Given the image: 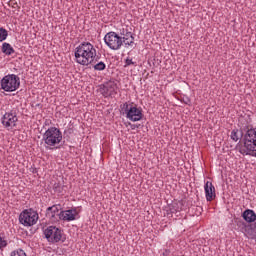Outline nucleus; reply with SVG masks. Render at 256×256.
<instances>
[{"label": "nucleus", "instance_id": "10", "mask_svg": "<svg viewBox=\"0 0 256 256\" xmlns=\"http://www.w3.org/2000/svg\"><path fill=\"white\" fill-rule=\"evenodd\" d=\"M117 91H119V86L115 81H109L100 86V93L103 97H115L117 95Z\"/></svg>", "mask_w": 256, "mask_h": 256}, {"label": "nucleus", "instance_id": "19", "mask_svg": "<svg viewBox=\"0 0 256 256\" xmlns=\"http://www.w3.org/2000/svg\"><path fill=\"white\" fill-rule=\"evenodd\" d=\"M9 245V242H7V239L5 237L0 236V251H3L5 247Z\"/></svg>", "mask_w": 256, "mask_h": 256}, {"label": "nucleus", "instance_id": "16", "mask_svg": "<svg viewBox=\"0 0 256 256\" xmlns=\"http://www.w3.org/2000/svg\"><path fill=\"white\" fill-rule=\"evenodd\" d=\"M2 53H4L5 55H13V53H15V49H13V46H11V44L4 42L2 44Z\"/></svg>", "mask_w": 256, "mask_h": 256}, {"label": "nucleus", "instance_id": "2", "mask_svg": "<svg viewBox=\"0 0 256 256\" xmlns=\"http://www.w3.org/2000/svg\"><path fill=\"white\" fill-rule=\"evenodd\" d=\"M121 111L123 115H125L126 119L133 123H137V121H141V119H143V108L134 102H126L121 105Z\"/></svg>", "mask_w": 256, "mask_h": 256}, {"label": "nucleus", "instance_id": "8", "mask_svg": "<svg viewBox=\"0 0 256 256\" xmlns=\"http://www.w3.org/2000/svg\"><path fill=\"white\" fill-rule=\"evenodd\" d=\"M18 121L19 118L17 117V112L15 110L6 112L1 119V123L4 129H7V131L15 129V127H17Z\"/></svg>", "mask_w": 256, "mask_h": 256}, {"label": "nucleus", "instance_id": "23", "mask_svg": "<svg viewBox=\"0 0 256 256\" xmlns=\"http://www.w3.org/2000/svg\"><path fill=\"white\" fill-rule=\"evenodd\" d=\"M129 65H135V62H133L132 59H126V64H125V67H129Z\"/></svg>", "mask_w": 256, "mask_h": 256}, {"label": "nucleus", "instance_id": "5", "mask_svg": "<svg viewBox=\"0 0 256 256\" xmlns=\"http://www.w3.org/2000/svg\"><path fill=\"white\" fill-rule=\"evenodd\" d=\"M21 86V79L15 74H8L4 76L0 82V91H5L6 93H13L17 91Z\"/></svg>", "mask_w": 256, "mask_h": 256}, {"label": "nucleus", "instance_id": "14", "mask_svg": "<svg viewBox=\"0 0 256 256\" xmlns=\"http://www.w3.org/2000/svg\"><path fill=\"white\" fill-rule=\"evenodd\" d=\"M121 39L122 44L124 43L125 47H133V44L135 43V38L131 32H126V34H123Z\"/></svg>", "mask_w": 256, "mask_h": 256}, {"label": "nucleus", "instance_id": "17", "mask_svg": "<svg viewBox=\"0 0 256 256\" xmlns=\"http://www.w3.org/2000/svg\"><path fill=\"white\" fill-rule=\"evenodd\" d=\"M9 37V32L5 28H0V43Z\"/></svg>", "mask_w": 256, "mask_h": 256}, {"label": "nucleus", "instance_id": "11", "mask_svg": "<svg viewBox=\"0 0 256 256\" xmlns=\"http://www.w3.org/2000/svg\"><path fill=\"white\" fill-rule=\"evenodd\" d=\"M46 217L52 219V221H59V219H61V211L59 210V206L54 205L47 208Z\"/></svg>", "mask_w": 256, "mask_h": 256}, {"label": "nucleus", "instance_id": "12", "mask_svg": "<svg viewBox=\"0 0 256 256\" xmlns=\"http://www.w3.org/2000/svg\"><path fill=\"white\" fill-rule=\"evenodd\" d=\"M60 219L62 221H75L77 219V209L61 211Z\"/></svg>", "mask_w": 256, "mask_h": 256}, {"label": "nucleus", "instance_id": "24", "mask_svg": "<svg viewBox=\"0 0 256 256\" xmlns=\"http://www.w3.org/2000/svg\"><path fill=\"white\" fill-rule=\"evenodd\" d=\"M131 129H135V124H132V125H131Z\"/></svg>", "mask_w": 256, "mask_h": 256}, {"label": "nucleus", "instance_id": "7", "mask_svg": "<svg viewBox=\"0 0 256 256\" xmlns=\"http://www.w3.org/2000/svg\"><path fill=\"white\" fill-rule=\"evenodd\" d=\"M104 42L113 51H118L123 45V38L115 32H108L104 37Z\"/></svg>", "mask_w": 256, "mask_h": 256}, {"label": "nucleus", "instance_id": "9", "mask_svg": "<svg viewBox=\"0 0 256 256\" xmlns=\"http://www.w3.org/2000/svg\"><path fill=\"white\" fill-rule=\"evenodd\" d=\"M44 235L50 243H59L63 237V232L55 226H49L44 231Z\"/></svg>", "mask_w": 256, "mask_h": 256}, {"label": "nucleus", "instance_id": "21", "mask_svg": "<svg viewBox=\"0 0 256 256\" xmlns=\"http://www.w3.org/2000/svg\"><path fill=\"white\" fill-rule=\"evenodd\" d=\"M106 65L103 62H99L96 65H94L95 71H105Z\"/></svg>", "mask_w": 256, "mask_h": 256}, {"label": "nucleus", "instance_id": "15", "mask_svg": "<svg viewBox=\"0 0 256 256\" xmlns=\"http://www.w3.org/2000/svg\"><path fill=\"white\" fill-rule=\"evenodd\" d=\"M242 217L244 220H246L247 223H254V221H256L255 211L251 209L245 210L242 214Z\"/></svg>", "mask_w": 256, "mask_h": 256}, {"label": "nucleus", "instance_id": "6", "mask_svg": "<svg viewBox=\"0 0 256 256\" xmlns=\"http://www.w3.org/2000/svg\"><path fill=\"white\" fill-rule=\"evenodd\" d=\"M19 221L24 227H33L39 221V213L33 209H26L21 212Z\"/></svg>", "mask_w": 256, "mask_h": 256}, {"label": "nucleus", "instance_id": "20", "mask_svg": "<svg viewBox=\"0 0 256 256\" xmlns=\"http://www.w3.org/2000/svg\"><path fill=\"white\" fill-rule=\"evenodd\" d=\"M10 256H27V253H25L23 249H17L11 252Z\"/></svg>", "mask_w": 256, "mask_h": 256}, {"label": "nucleus", "instance_id": "1", "mask_svg": "<svg viewBox=\"0 0 256 256\" xmlns=\"http://www.w3.org/2000/svg\"><path fill=\"white\" fill-rule=\"evenodd\" d=\"M74 56L76 63L87 67L95 61L97 49H95V46L91 42H84L75 48Z\"/></svg>", "mask_w": 256, "mask_h": 256}, {"label": "nucleus", "instance_id": "18", "mask_svg": "<svg viewBox=\"0 0 256 256\" xmlns=\"http://www.w3.org/2000/svg\"><path fill=\"white\" fill-rule=\"evenodd\" d=\"M230 137L233 141L237 142L238 139H241V134H239V130H232Z\"/></svg>", "mask_w": 256, "mask_h": 256}, {"label": "nucleus", "instance_id": "22", "mask_svg": "<svg viewBox=\"0 0 256 256\" xmlns=\"http://www.w3.org/2000/svg\"><path fill=\"white\" fill-rule=\"evenodd\" d=\"M9 7H12L13 9H17L19 7V4H17V0H10L8 2Z\"/></svg>", "mask_w": 256, "mask_h": 256}, {"label": "nucleus", "instance_id": "13", "mask_svg": "<svg viewBox=\"0 0 256 256\" xmlns=\"http://www.w3.org/2000/svg\"><path fill=\"white\" fill-rule=\"evenodd\" d=\"M204 191L207 201H213L215 199V186L210 181H207L204 185Z\"/></svg>", "mask_w": 256, "mask_h": 256}, {"label": "nucleus", "instance_id": "3", "mask_svg": "<svg viewBox=\"0 0 256 256\" xmlns=\"http://www.w3.org/2000/svg\"><path fill=\"white\" fill-rule=\"evenodd\" d=\"M240 153L256 157V128L247 130L244 136V146L240 149Z\"/></svg>", "mask_w": 256, "mask_h": 256}, {"label": "nucleus", "instance_id": "4", "mask_svg": "<svg viewBox=\"0 0 256 256\" xmlns=\"http://www.w3.org/2000/svg\"><path fill=\"white\" fill-rule=\"evenodd\" d=\"M43 141L47 145V149H53L63 141V133L57 127H50L43 134Z\"/></svg>", "mask_w": 256, "mask_h": 256}]
</instances>
